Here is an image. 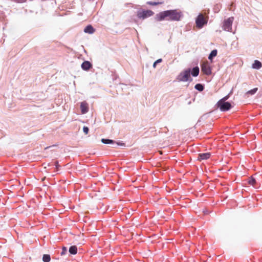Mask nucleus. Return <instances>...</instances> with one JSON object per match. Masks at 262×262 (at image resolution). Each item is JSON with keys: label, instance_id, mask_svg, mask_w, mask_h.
<instances>
[{"label": "nucleus", "instance_id": "f257e3e1", "mask_svg": "<svg viewBox=\"0 0 262 262\" xmlns=\"http://www.w3.org/2000/svg\"><path fill=\"white\" fill-rule=\"evenodd\" d=\"M181 13L177 10H166L157 14L155 17L157 21H160L164 19L170 21H179L181 17Z\"/></svg>", "mask_w": 262, "mask_h": 262}, {"label": "nucleus", "instance_id": "f03ea898", "mask_svg": "<svg viewBox=\"0 0 262 262\" xmlns=\"http://www.w3.org/2000/svg\"><path fill=\"white\" fill-rule=\"evenodd\" d=\"M207 18L203 14H200L195 20L196 27L199 28H202L204 25L207 23Z\"/></svg>", "mask_w": 262, "mask_h": 262}, {"label": "nucleus", "instance_id": "7ed1b4c3", "mask_svg": "<svg viewBox=\"0 0 262 262\" xmlns=\"http://www.w3.org/2000/svg\"><path fill=\"white\" fill-rule=\"evenodd\" d=\"M154 14V12L150 10L139 11L137 12L138 18L144 19L148 17L151 16Z\"/></svg>", "mask_w": 262, "mask_h": 262}, {"label": "nucleus", "instance_id": "20e7f679", "mask_svg": "<svg viewBox=\"0 0 262 262\" xmlns=\"http://www.w3.org/2000/svg\"><path fill=\"white\" fill-rule=\"evenodd\" d=\"M190 69L184 70L178 76V79L180 81H187L190 77Z\"/></svg>", "mask_w": 262, "mask_h": 262}, {"label": "nucleus", "instance_id": "39448f33", "mask_svg": "<svg viewBox=\"0 0 262 262\" xmlns=\"http://www.w3.org/2000/svg\"><path fill=\"white\" fill-rule=\"evenodd\" d=\"M217 105L220 110L223 112L227 111L231 108V104L228 102L219 101L217 103Z\"/></svg>", "mask_w": 262, "mask_h": 262}, {"label": "nucleus", "instance_id": "423d86ee", "mask_svg": "<svg viewBox=\"0 0 262 262\" xmlns=\"http://www.w3.org/2000/svg\"><path fill=\"white\" fill-rule=\"evenodd\" d=\"M234 20L233 17H230L226 19L224 21L223 29L227 31H229L231 30L232 24Z\"/></svg>", "mask_w": 262, "mask_h": 262}, {"label": "nucleus", "instance_id": "0eeeda50", "mask_svg": "<svg viewBox=\"0 0 262 262\" xmlns=\"http://www.w3.org/2000/svg\"><path fill=\"white\" fill-rule=\"evenodd\" d=\"M201 70L206 75L211 74V70L208 61L204 62L201 65Z\"/></svg>", "mask_w": 262, "mask_h": 262}, {"label": "nucleus", "instance_id": "6e6552de", "mask_svg": "<svg viewBox=\"0 0 262 262\" xmlns=\"http://www.w3.org/2000/svg\"><path fill=\"white\" fill-rule=\"evenodd\" d=\"M81 112L82 114L86 113L89 111V105L86 102H82L80 104Z\"/></svg>", "mask_w": 262, "mask_h": 262}, {"label": "nucleus", "instance_id": "1a4fd4ad", "mask_svg": "<svg viewBox=\"0 0 262 262\" xmlns=\"http://www.w3.org/2000/svg\"><path fill=\"white\" fill-rule=\"evenodd\" d=\"M92 67V64L88 61H84L81 64V68L83 70L88 71Z\"/></svg>", "mask_w": 262, "mask_h": 262}, {"label": "nucleus", "instance_id": "9d476101", "mask_svg": "<svg viewBox=\"0 0 262 262\" xmlns=\"http://www.w3.org/2000/svg\"><path fill=\"white\" fill-rule=\"evenodd\" d=\"M210 157L209 152L201 153L199 155L198 159L200 161L208 159Z\"/></svg>", "mask_w": 262, "mask_h": 262}, {"label": "nucleus", "instance_id": "9b49d317", "mask_svg": "<svg viewBox=\"0 0 262 262\" xmlns=\"http://www.w3.org/2000/svg\"><path fill=\"white\" fill-rule=\"evenodd\" d=\"M84 32L86 33L92 34L95 32V29L91 25H90L84 28Z\"/></svg>", "mask_w": 262, "mask_h": 262}, {"label": "nucleus", "instance_id": "f8f14e48", "mask_svg": "<svg viewBox=\"0 0 262 262\" xmlns=\"http://www.w3.org/2000/svg\"><path fill=\"white\" fill-rule=\"evenodd\" d=\"M262 66L261 63L258 60H255L252 64V68L255 69H259Z\"/></svg>", "mask_w": 262, "mask_h": 262}, {"label": "nucleus", "instance_id": "ddd939ff", "mask_svg": "<svg viewBox=\"0 0 262 262\" xmlns=\"http://www.w3.org/2000/svg\"><path fill=\"white\" fill-rule=\"evenodd\" d=\"M257 90H258V89L257 88H254L253 89L251 90L248 91V92H247L245 94V95L246 96H247V97H249V95H253L255 94L256 93Z\"/></svg>", "mask_w": 262, "mask_h": 262}, {"label": "nucleus", "instance_id": "4468645a", "mask_svg": "<svg viewBox=\"0 0 262 262\" xmlns=\"http://www.w3.org/2000/svg\"><path fill=\"white\" fill-rule=\"evenodd\" d=\"M199 68L198 67H195L192 69L191 71V74L193 76L196 77L199 75Z\"/></svg>", "mask_w": 262, "mask_h": 262}, {"label": "nucleus", "instance_id": "2eb2a0df", "mask_svg": "<svg viewBox=\"0 0 262 262\" xmlns=\"http://www.w3.org/2000/svg\"><path fill=\"white\" fill-rule=\"evenodd\" d=\"M69 252L72 254H76L77 252V248L76 246H72L69 248Z\"/></svg>", "mask_w": 262, "mask_h": 262}, {"label": "nucleus", "instance_id": "dca6fc26", "mask_svg": "<svg viewBox=\"0 0 262 262\" xmlns=\"http://www.w3.org/2000/svg\"><path fill=\"white\" fill-rule=\"evenodd\" d=\"M217 55V50H213L211 51L210 54L209 55L208 59L209 60H211L213 57L216 56Z\"/></svg>", "mask_w": 262, "mask_h": 262}, {"label": "nucleus", "instance_id": "f3484780", "mask_svg": "<svg viewBox=\"0 0 262 262\" xmlns=\"http://www.w3.org/2000/svg\"><path fill=\"white\" fill-rule=\"evenodd\" d=\"M194 88L196 90H198L200 92L203 91L204 89V86L200 83L196 84L194 86Z\"/></svg>", "mask_w": 262, "mask_h": 262}, {"label": "nucleus", "instance_id": "a211bd4d", "mask_svg": "<svg viewBox=\"0 0 262 262\" xmlns=\"http://www.w3.org/2000/svg\"><path fill=\"white\" fill-rule=\"evenodd\" d=\"M51 260V257L49 254H44L42 257V260L44 262H49Z\"/></svg>", "mask_w": 262, "mask_h": 262}, {"label": "nucleus", "instance_id": "6ab92c4d", "mask_svg": "<svg viewBox=\"0 0 262 262\" xmlns=\"http://www.w3.org/2000/svg\"><path fill=\"white\" fill-rule=\"evenodd\" d=\"M248 183L250 185L254 186L256 184V180L254 178L251 177L248 180Z\"/></svg>", "mask_w": 262, "mask_h": 262}, {"label": "nucleus", "instance_id": "aec40b11", "mask_svg": "<svg viewBox=\"0 0 262 262\" xmlns=\"http://www.w3.org/2000/svg\"><path fill=\"white\" fill-rule=\"evenodd\" d=\"M101 142L104 144H111L114 143V141L112 140L105 139H101Z\"/></svg>", "mask_w": 262, "mask_h": 262}, {"label": "nucleus", "instance_id": "412c9836", "mask_svg": "<svg viewBox=\"0 0 262 262\" xmlns=\"http://www.w3.org/2000/svg\"><path fill=\"white\" fill-rule=\"evenodd\" d=\"M163 2H147V4L151 6H157L158 5L162 4Z\"/></svg>", "mask_w": 262, "mask_h": 262}, {"label": "nucleus", "instance_id": "4be33fe9", "mask_svg": "<svg viewBox=\"0 0 262 262\" xmlns=\"http://www.w3.org/2000/svg\"><path fill=\"white\" fill-rule=\"evenodd\" d=\"M83 132L85 135H87L89 133V129L87 126H84L83 127Z\"/></svg>", "mask_w": 262, "mask_h": 262}, {"label": "nucleus", "instance_id": "5701e85b", "mask_svg": "<svg viewBox=\"0 0 262 262\" xmlns=\"http://www.w3.org/2000/svg\"><path fill=\"white\" fill-rule=\"evenodd\" d=\"M162 59H159L158 60H157L154 63V64H153V67L154 68H155L156 67V64H158V63H160L161 62H162Z\"/></svg>", "mask_w": 262, "mask_h": 262}, {"label": "nucleus", "instance_id": "b1692460", "mask_svg": "<svg viewBox=\"0 0 262 262\" xmlns=\"http://www.w3.org/2000/svg\"><path fill=\"white\" fill-rule=\"evenodd\" d=\"M67 251V249L66 247H63L62 249V252L61 253V255L64 254Z\"/></svg>", "mask_w": 262, "mask_h": 262}, {"label": "nucleus", "instance_id": "393cba45", "mask_svg": "<svg viewBox=\"0 0 262 262\" xmlns=\"http://www.w3.org/2000/svg\"><path fill=\"white\" fill-rule=\"evenodd\" d=\"M229 95H227V96H225L224 98H223L222 99H221V100H220L219 101H223L226 102V101L229 98Z\"/></svg>", "mask_w": 262, "mask_h": 262}, {"label": "nucleus", "instance_id": "a878e982", "mask_svg": "<svg viewBox=\"0 0 262 262\" xmlns=\"http://www.w3.org/2000/svg\"><path fill=\"white\" fill-rule=\"evenodd\" d=\"M117 144L118 145H121V146H122V145H124V143H117Z\"/></svg>", "mask_w": 262, "mask_h": 262}, {"label": "nucleus", "instance_id": "bb28decb", "mask_svg": "<svg viewBox=\"0 0 262 262\" xmlns=\"http://www.w3.org/2000/svg\"><path fill=\"white\" fill-rule=\"evenodd\" d=\"M58 162H56V166H58Z\"/></svg>", "mask_w": 262, "mask_h": 262}]
</instances>
